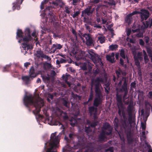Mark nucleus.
Masks as SVG:
<instances>
[{
	"instance_id": "nucleus-1",
	"label": "nucleus",
	"mask_w": 152,
	"mask_h": 152,
	"mask_svg": "<svg viewBox=\"0 0 152 152\" xmlns=\"http://www.w3.org/2000/svg\"><path fill=\"white\" fill-rule=\"evenodd\" d=\"M118 86V87H121L119 90L117 88L116 89V91L115 94L116 99L117 101V96L120 95L121 97L122 103L124 102L125 104L128 105L130 104L129 99L127 101L126 100L129 98L128 96V80L125 77H123L122 79L119 81Z\"/></svg>"
},
{
	"instance_id": "nucleus-2",
	"label": "nucleus",
	"mask_w": 152,
	"mask_h": 152,
	"mask_svg": "<svg viewBox=\"0 0 152 152\" xmlns=\"http://www.w3.org/2000/svg\"><path fill=\"white\" fill-rule=\"evenodd\" d=\"M117 104L118 108V114L121 117L123 116V119H121V126L122 128L125 129L128 125L127 118L125 112V106L122 103L121 97L120 95L117 96Z\"/></svg>"
},
{
	"instance_id": "nucleus-3",
	"label": "nucleus",
	"mask_w": 152,
	"mask_h": 152,
	"mask_svg": "<svg viewBox=\"0 0 152 152\" xmlns=\"http://www.w3.org/2000/svg\"><path fill=\"white\" fill-rule=\"evenodd\" d=\"M24 36L22 38L19 40L18 42L22 43V47L26 50V52L27 51L32 49L33 46L32 44L29 42L32 40V38L31 35L30 29L28 28H26L24 32Z\"/></svg>"
},
{
	"instance_id": "nucleus-4",
	"label": "nucleus",
	"mask_w": 152,
	"mask_h": 152,
	"mask_svg": "<svg viewBox=\"0 0 152 152\" xmlns=\"http://www.w3.org/2000/svg\"><path fill=\"white\" fill-rule=\"evenodd\" d=\"M34 97L31 95L25 96L23 99V102L26 106L28 108L29 104L34 105L35 107H38L39 103H42L43 102L42 99L39 96L36 98L35 101H34Z\"/></svg>"
},
{
	"instance_id": "nucleus-5",
	"label": "nucleus",
	"mask_w": 152,
	"mask_h": 152,
	"mask_svg": "<svg viewBox=\"0 0 152 152\" xmlns=\"http://www.w3.org/2000/svg\"><path fill=\"white\" fill-rule=\"evenodd\" d=\"M94 10V8H92L91 6H88L86 8L82 11L81 17H83L84 22L93 26L92 25L94 23L90 21L89 17L92 15Z\"/></svg>"
},
{
	"instance_id": "nucleus-6",
	"label": "nucleus",
	"mask_w": 152,
	"mask_h": 152,
	"mask_svg": "<svg viewBox=\"0 0 152 152\" xmlns=\"http://www.w3.org/2000/svg\"><path fill=\"white\" fill-rule=\"evenodd\" d=\"M55 132L51 134L50 142L49 143L50 148L48 149L46 152H56L55 148L58 147V144L59 142L60 136L58 135L56 136Z\"/></svg>"
},
{
	"instance_id": "nucleus-7",
	"label": "nucleus",
	"mask_w": 152,
	"mask_h": 152,
	"mask_svg": "<svg viewBox=\"0 0 152 152\" xmlns=\"http://www.w3.org/2000/svg\"><path fill=\"white\" fill-rule=\"evenodd\" d=\"M103 83L104 79L103 78L97 77L95 79L91 80L90 86L93 88L94 87L95 91H101V89L102 88L101 83Z\"/></svg>"
},
{
	"instance_id": "nucleus-8",
	"label": "nucleus",
	"mask_w": 152,
	"mask_h": 152,
	"mask_svg": "<svg viewBox=\"0 0 152 152\" xmlns=\"http://www.w3.org/2000/svg\"><path fill=\"white\" fill-rule=\"evenodd\" d=\"M96 97L94 101L93 105L97 107L102 103L101 97L102 96V91H95Z\"/></svg>"
},
{
	"instance_id": "nucleus-9",
	"label": "nucleus",
	"mask_w": 152,
	"mask_h": 152,
	"mask_svg": "<svg viewBox=\"0 0 152 152\" xmlns=\"http://www.w3.org/2000/svg\"><path fill=\"white\" fill-rule=\"evenodd\" d=\"M102 129L104 131L106 135L109 136L112 134L113 128L109 123H105L102 126Z\"/></svg>"
},
{
	"instance_id": "nucleus-10",
	"label": "nucleus",
	"mask_w": 152,
	"mask_h": 152,
	"mask_svg": "<svg viewBox=\"0 0 152 152\" xmlns=\"http://www.w3.org/2000/svg\"><path fill=\"white\" fill-rule=\"evenodd\" d=\"M141 21H143L144 20H146L149 17V12L146 10L141 9L140 10V13Z\"/></svg>"
},
{
	"instance_id": "nucleus-11",
	"label": "nucleus",
	"mask_w": 152,
	"mask_h": 152,
	"mask_svg": "<svg viewBox=\"0 0 152 152\" xmlns=\"http://www.w3.org/2000/svg\"><path fill=\"white\" fill-rule=\"evenodd\" d=\"M116 4V3L114 0H107V1H104L102 5L98 6V8L101 7L102 8L104 6L108 7L109 6H115Z\"/></svg>"
},
{
	"instance_id": "nucleus-12",
	"label": "nucleus",
	"mask_w": 152,
	"mask_h": 152,
	"mask_svg": "<svg viewBox=\"0 0 152 152\" xmlns=\"http://www.w3.org/2000/svg\"><path fill=\"white\" fill-rule=\"evenodd\" d=\"M83 37L85 38L86 40V44L87 46H90L93 44V40L90 34H84Z\"/></svg>"
},
{
	"instance_id": "nucleus-13",
	"label": "nucleus",
	"mask_w": 152,
	"mask_h": 152,
	"mask_svg": "<svg viewBox=\"0 0 152 152\" xmlns=\"http://www.w3.org/2000/svg\"><path fill=\"white\" fill-rule=\"evenodd\" d=\"M106 133L104 130H102V132L98 135L97 141L100 142H103L105 141L106 138L105 136Z\"/></svg>"
},
{
	"instance_id": "nucleus-14",
	"label": "nucleus",
	"mask_w": 152,
	"mask_h": 152,
	"mask_svg": "<svg viewBox=\"0 0 152 152\" xmlns=\"http://www.w3.org/2000/svg\"><path fill=\"white\" fill-rule=\"evenodd\" d=\"M15 1L12 3V8L13 11L16 9L19 10L20 8V5L22 3L23 0H15Z\"/></svg>"
},
{
	"instance_id": "nucleus-15",
	"label": "nucleus",
	"mask_w": 152,
	"mask_h": 152,
	"mask_svg": "<svg viewBox=\"0 0 152 152\" xmlns=\"http://www.w3.org/2000/svg\"><path fill=\"white\" fill-rule=\"evenodd\" d=\"M63 47V45L60 44H58L56 42L53 44L51 48V52L54 53L56 50L61 49Z\"/></svg>"
},
{
	"instance_id": "nucleus-16",
	"label": "nucleus",
	"mask_w": 152,
	"mask_h": 152,
	"mask_svg": "<svg viewBox=\"0 0 152 152\" xmlns=\"http://www.w3.org/2000/svg\"><path fill=\"white\" fill-rule=\"evenodd\" d=\"M150 40L149 38L148 37H145L144 38V41L146 45L145 46L147 52H149L150 50L152 49V45H150L149 43Z\"/></svg>"
},
{
	"instance_id": "nucleus-17",
	"label": "nucleus",
	"mask_w": 152,
	"mask_h": 152,
	"mask_svg": "<svg viewBox=\"0 0 152 152\" xmlns=\"http://www.w3.org/2000/svg\"><path fill=\"white\" fill-rule=\"evenodd\" d=\"M121 131L122 133H124L126 134L127 137H132L131 131L128 128V125L125 129L122 128L121 126Z\"/></svg>"
},
{
	"instance_id": "nucleus-18",
	"label": "nucleus",
	"mask_w": 152,
	"mask_h": 152,
	"mask_svg": "<svg viewBox=\"0 0 152 152\" xmlns=\"http://www.w3.org/2000/svg\"><path fill=\"white\" fill-rule=\"evenodd\" d=\"M93 51L92 49L88 50L86 54V57L90 58L91 60L94 59L95 57L96 54L93 52Z\"/></svg>"
},
{
	"instance_id": "nucleus-19",
	"label": "nucleus",
	"mask_w": 152,
	"mask_h": 152,
	"mask_svg": "<svg viewBox=\"0 0 152 152\" xmlns=\"http://www.w3.org/2000/svg\"><path fill=\"white\" fill-rule=\"evenodd\" d=\"M92 61L95 64L99 63L101 66H103V64L102 61V59L100 56L98 54H96V55L94 59H93Z\"/></svg>"
},
{
	"instance_id": "nucleus-20",
	"label": "nucleus",
	"mask_w": 152,
	"mask_h": 152,
	"mask_svg": "<svg viewBox=\"0 0 152 152\" xmlns=\"http://www.w3.org/2000/svg\"><path fill=\"white\" fill-rule=\"evenodd\" d=\"M88 110L90 115L91 116L94 113H97L98 109L97 107H95L93 105L89 107L88 108Z\"/></svg>"
},
{
	"instance_id": "nucleus-21",
	"label": "nucleus",
	"mask_w": 152,
	"mask_h": 152,
	"mask_svg": "<svg viewBox=\"0 0 152 152\" xmlns=\"http://www.w3.org/2000/svg\"><path fill=\"white\" fill-rule=\"evenodd\" d=\"M115 73L117 77V79L120 77L121 75L124 76L126 75L125 72L122 71L120 68H119L118 70L116 71Z\"/></svg>"
},
{
	"instance_id": "nucleus-22",
	"label": "nucleus",
	"mask_w": 152,
	"mask_h": 152,
	"mask_svg": "<svg viewBox=\"0 0 152 152\" xmlns=\"http://www.w3.org/2000/svg\"><path fill=\"white\" fill-rule=\"evenodd\" d=\"M29 76L32 79L36 77L37 76L34 68L33 66H32L29 69Z\"/></svg>"
},
{
	"instance_id": "nucleus-23",
	"label": "nucleus",
	"mask_w": 152,
	"mask_h": 152,
	"mask_svg": "<svg viewBox=\"0 0 152 152\" xmlns=\"http://www.w3.org/2000/svg\"><path fill=\"white\" fill-rule=\"evenodd\" d=\"M78 142L81 145L84 146L85 144V138L84 136H79L78 137Z\"/></svg>"
},
{
	"instance_id": "nucleus-24",
	"label": "nucleus",
	"mask_w": 152,
	"mask_h": 152,
	"mask_svg": "<svg viewBox=\"0 0 152 152\" xmlns=\"http://www.w3.org/2000/svg\"><path fill=\"white\" fill-rule=\"evenodd\" d=\"M133 103L130 102L127 107V112L129 116H131L133 112Z\"/></svg>"
},
{
	"instance_id": "nucleus-25",
	"label": "nucleus",
	"mask_w": 152,
	"mask_h": 152,
	"mask_svg": "<svg viewBox=\"0 0 152 152\" xmlns=\"http://www.w3.org/2000/svg\"><path fill=\"white\" fill-rule=\"evenodd\" d=\"M48 15L49 17V21L51 23H53V24L55 23L54 21L56 20L55 16L54 13L50 12L49 13Z\"/></svg>"
},
{
	"instance_id": "nucleus-26",
	"label": "nucleus",
	"mask_w": 152,
	"mask_h": 152,
	"mask_svg": "<svg viewBox=\"0 0 152 152\" xmlns=\"http://www.w3.org/2000/svg\"><path fill=\"white\" fill-rule=\"evenodd\" d=\"M141 30L140 28H138L135 30H132L134 32H139L136 35V37H137L140 38L142 37H143V32H140Z\"/></svg>"
},
{
	"instance_id": "nucleus-27",
	"label": "nucleus",
	"mask_w": 152,
	"mask_h": 152,
	"mask_svg": "<svg viewBox=\"0 0 152 152\" xmlns=\"http://www.w3.org/2000/svg\"><path fill=\"white\" fill-rule=\"evenodd\" d=\"M42 80L45 83H49L50 82V77L49 75L47 74V75H43L41 76Z\"/></svg>"
},
{
	"instance_id": "nucleus-28",
	"label": "nucleus",
	"mask_w": 152,
	"mask_h": 152,
	"mask_svg": "<svg viewBox=\"0 0 152 152\" xmlns=\"http://www.w3.org/2000/svg\"><path fill=\"white\" fill-rule=\"evenodd\" d=\"M23 33L22 30L20 29H18L16 32V38H23Z\"/></svg>"
},
{
	"instance_id": "nucleus-29",
	"label": "nucleus",
	"mask_w": 152,
	"mask_h": 152,
	"mask_svg": "<svg viewBox=\"0 0 152 152\" xmlns=\"http://www.w3.org/2000/svg\"><path fill=\"white\" fill-rule=\"evenodd\" d=\"M30 78H31V77L29 76H23L21 78L23 81L25 82V83L26 84H28L30 80Z\"/></svg>"
},
{
	"instance_id": "nucleus-30",
	"label": "nucleus",
	"mask_w": 152,
	"mask_h": 152,
	"mask_svg": "<svg viewBox=\"0 0 152 152\" xmlns=\"http://www.w3.org/2000/svg\"><path fill=\"white\" fill-rule=\"evenodd\" d=\"M93 88L91 87L89 95V98L88 99V101H91L92 100L94 97V91L93 90Z\"/></svg>"
},
{
	"instance_id": "nucleus-31",
	"label": "nucleus",
	"mask_w": 152,
	"mask_h": 152,
	"mask_svg": "<svg viewBox=\"0 0 152 152\" xmlns=\"http://www.w3.org/2000/svg\"><path fill=\"white\" fill-rule=\"evenodd\" d=\"M106 40L105 37L103 35H101L98 37V40L101 44L104 43Z\"/></svg>"
},
{
	"instance_id": "nucleus-32",
	"label": "nucleus",
	"mask_w": 152,
	"mask_h": 152,
	"mask_svg": "<svg viewBox=\"0 0 152 152\" xmlns=\"http://www.w3.org/2000/svg\"><path fill=\"white\" fill-rule=\"evenodd\" d=\"M61 101L62 104L64 106L67 108H69L70 104L68 101L64 98H62Z\"/></svg>"
},
{
	"instance_id": "nucleus-33",
	"label": "nucleus",
	"mask_w": 152,
	"mask_h": 152,
	"mask_svg": "<svg viewBox=\"0 0 152 152\" xmlns=\"http://www.w3.org/2000/svg\"><path fill=\"white\" fill-rule=\"evenodd\" d=\"M88 145L89 148L88 151L86 150L85 152H88L89 151L90 152H93L94 150V147L93 144L91 143H89L88 144Z\"/></svg>"
},
{
	"instance_id": "nucleus-34",
	"label": "nucleus",
	"mask_w": 152,
	"mask_h": 152,
	"mask_svg": "<svg viewBox=\"0 0 152 152\" xmlns=\"http://www.w3.org/2000/svg\"><path fill=\"white\" fill-rule=\"evenodd\" d=\"M135 56V58H137L138 60H139L140 61H141L143 60V58L142 56V54L141 53L138 52L137 54V56Z\"/></svg>"
},
{
	"instance_id": "nucleus-35",
	"label": "nucleus",
	"mask_w": 152,
	"mask_h": 152,
	"mask_svg": "<svg viewBox=\"0 0 152 152\" xmlns=\"http://www.w3.org/2000/svg\"><path fill=\"white\" fill-rule=\"evenodd\" d=\"M132 19V16L131 15H129V14H128L126 17L125 20L126 23L129 24L131 23Z\"/></svg>"
},
{
	"instance_id": "nucleus-36",
	"label": "nucleus",
	"mask_w": 152,
	"mask_h": 152,
	"mask_svg": "<svg viewBox=\"0 0 152 152\" xmlns=\"http://www.w3.org/2000/svg\"><path fill=\"white\" fill-rule=\"evenodd\" d=\"M50 3L51 5V7L53 8H55L58 5V3L55 1H53L52 2H50Z\"/></svg>"
},
{
	"instance_id": "nucleus-37",
	"label": "nucleus",
	"mask_w": 152,
	"mask_h": 152,
	"mask_svg": "<svg viewBox=\"0 0 152 152\" xmlns=\"http://www.w3.org/2000/svg\"><path fill=\"white\" fill-rule=\"evenodd\" d=\"M73 147H71L69 145H67L63 149V152H66L67 151H70L72 150Z\"/></svg>"
},
{
	"instance_id": "nucleus-38",
	"label": "nucleus",
	"mask_w": 152,
	"mask_h": 152,
	"mask_svg": "<svg viewBox=\"0 0 152 152\" xmlns=\"http://www.w3.org/2000/svg\"><path fill=\"white\" fill-rule=\"evenodd\" d=\"M70 124L72 126H74L77 123V121L74 118H72L69 120Z\"/></svg>"
},
{
	"instance_id": "nucleus-39",
	"label": "nucleus",
	"mask_w": 152,
	"mask_h": 152,
	"mask_svg": "<svg viewBox=\"0 0 152 152\" xmlns=\"http://www.w3.org/2000/svg\"><path fill=\"white\" fill-rule=\"evenodd\" d=\"M114 125L115 126V130L117 131L116 129L118 126L119 124L118 119L117 118H115Z\"/></svg>"
},
{
	"instance_id": "nucleus-40",
	"label": "nucleus",
	"mask_w": 152,
	"mask_h": 152,
	"mask_svg": "<svg viewBox=\"0 0 152 152\" xmlns=\"http://www.w3.org/2000/svg\"><path fill=\"white\" fill-rule=\"evenodd\" d=\"M43 54L42 51L40 50H38L36 51V55L37 57L38 58H40L42 57Z\"/></svg>"
},
{
	"instance_id": "nucleus-41",
	"label": "nucleus",
	"mask_w": 152,
	"mask_h": 152,
	"mask_svg": "<svg viewBox=\"0 0 152 152\" xmlns=\"http://www.w3.org/2000/svg\"><path fill=\"white\" fill-rule=\"evenodd\" d=\"M106 58L107 61H109L112 63H113L115 62L114 59L109 55H107L106 56Z\"/></svg>"
},
{
	"instance_id": "nucleus-42",
	"label": "nucleus",
	"mask_w": 152,
	"mask_h": 152,
	"mask_svg": "<svg viewBox=\"0 0 152 152\" xmlns=\"http://www.w3.org/2000/svg\"><path fill=\"white\" fill-rule=\"evenodd\" d=\"M118 47V45H112L109 47V48L111 51H113L116 49Z\"/></svg>"
},
{
	"instance_id": "nucleus-43",
	"label": "nucleus",
	"mask_w": 152,
	"mask_h": 152,
	"mask_svg": "<svg viewBox=\"0 0 152 152\" xmlns=\"http://www.w3.org/2000/svg\"><path fill=\"white\" fill-rule=\"evenodd\" d=\"M120 56L124 59L126 58L125 55V51L124 49H122L120 50Z\"/></svg>"
},
{
	"instance_id": "nucleus-44",
	"label": "nucleus",
	"mask_w": 152,
	"mask_h": 152,
	"mask_svg": "<svg viewBox=\"0 0 152 152\" xmlns=\"http://www.w3.org/2000/svg\"><path fill=\"white\" fill-rule=\"evenodd\" d=\"M10 65H7L4 67L2 71L3 72H8L10 70Z\"/></svg>"
},
{
	"instance_id": "nucleus-45",
	"label": "nucleus",
	"mask_w": 152,
	"mask_h": 152,
	"mask_svg": "<svg viewBox=\"0 0 152 152\" xmlns=\"http://www.w3.org/2000/svg\"><path fill=\"white\" fill-rule=\"evenodd\" d=\"M121 140L124 141L125 139L123 134H121V131H117Z\"/></svg>"
},
{
	"instance_id": "nucleus-46",
	"label": "nucleus",
	"mask_w": 152,
	"mask_h": 152,
	"mask_svg": "<svg viewBox=\"0 0 152 152\" xmlns=\"http://www.w3.org/2000/svg\"><path fill=\"white\" fill-rule=\"evenodd\" d=\"M134 58L135 61V64L137 66L138 68L140 67V63L139 62V60H138L137 58H135V56H134Z\"/></svg>"
},
{
	"instance_id": "nucleus-47",
	"label": "nucleus",
	"mask_w": 152,
	"mask_h": 152,
	"mask_svg": "<svg viewBox=\"0 0 152 152\" xmlns=\"http://www.w3.org/2000/svg\"><path fill=\"white\" fill-rule=\"evenodd\" d=\"M136 88V83L135 81L132 82L130 84V89L131 90L132 88Z\"/></svg>"
},
{
	"instance_id": "nucleus-48",
	"label": "nucleus",
	"mask_w": 152,
	"mask_h": 152,
	"mask_svg": "<svg viewBox=\"0 0 152 152\" xmlns=\"http://www.w3.org/2000/svg\"><path fill=\"white\" fill-rule=\"evenodd\" d=\"M80 11H76L74 14L72 15V16L73 18H75L76 16H78L80 14Z\"/></svg>"
},
{
	"instance_id": "nucleus-49",
	"label": "nucleus",
	"mask_w": 152,
	"mask_h": 152,
	"mask_svg": "<svg viewBox=\"0 0 152 152\" xmlns=\"http://www.w3.org/2000/svg\"><path fill=\"white\" fill-rule=\"evenodd\" d=\"M150 22L149 21H146L145 22H143V24L145 28H147L149 26H150Z\"/></svg>"
},
{
	"instance_id": "nucleus-50",
	"label": "nucleus",
	"mask_w": 152,
	"mask_h": 152,
	"mask_svg": "<svg viewBox=\"0 0 152 152\" xmlns=\"http://www.w3.org/2000/svg\"><path fill=\"white\" fill-rule=\"evenodd\" d=\"M72 33L75 36V38L76 40L77 39V33L75 29L73 28H72Z\"/></svg>"
},
{
	"instance_id": "nucleus-51",
	"label": "nucleus",
	"mask_w": 152,
	"mask_h": 152,
	"mask_svg": "<svg viewBox=\"0 0 152 152\" xmlns=\"http://www.w3.org/2000/svg\"><path fill=\"white\" fill-rule=\"evenodd\" d=\"M105 151L106 152H107L108 151H110V152H114L113 147H110L107 149H105Z\"/></svg>"
},
{
	"instance_id": "nucleus-52",
	"label": "nucleus",
	"mask_w": 152,
	"mask_h": 152,
	"mask_svg": "<svg viewBox=\"0 0 152 152\" xmlns=\"http://www.w3.org/2000/svg\"><path fill=\"white\" fill-rule=\"evenodd\" d=\"M141 115L142 116L143 118L146 117L147 118L148 116H146V113H145L144 110L142 109L141 110Z\"/></svg>"
},
{
	"instance_id": "nucleus-53",
	"label": "nucleus",
	"mask_w": 152,
	"mask_h": 152,
	"mask_svg": "<svg viewBox=\"0 0 152 152\" xmlns=\"http://www.w3.org/2000/svg\"><path fill=\"white\" fill-rule=\"evenodd\" d=\"M127 140L128 143L129 144H132L133 142V140L132 138V137H127Z\"/></svg>"
},
{
	"instance_id": "nucleus-54",
	"label": "nucleus",
	"mask_w": 152,
	"mask_h": 152,
	"mask_svg": "<svg viewBox=\"0 0 152 152\" xmlns=\"http://www.w3.org/2000/svg\"><path fill=\"white\" fill-rule=\"evenodd\" d=\"M64 9L65 10H64V12L68 14H69L70 13V11L69 10L70 9L69 8L68 6H66L64 7Z\"/></svg>"
},
{
	"instance_id": "nucleus-55",
	"label": "nucleus",
	"mask_w": 152,
	"mask_h": 152,
	"mask_svg": "<svg viewBox=\"0 0 152 152\" xmlns=\"http://www.w3.org/2000/svg\"><path fill=\"white\" fill-rule=\"evenodd\" d=\"M97 121H95L91 123L90 124V126L92 127H95L98 124Z\"/></svg>"
},
{
	"instance_id": "nucleus-56",
	"label": "nucleus",
	"mask_w": 152,
	"mask_h": 152,
	"mask_svg": "<svg viewBox=\"0 0 152 152\" xmlns=\"http://www.w3.org/2000/svg\"><path fill=\"white\" fill-rule=\"evenodd\" d=\"M56 73L54 70H52L50 73V75L51 77L53 78L54 76H55Z\"/></svg>"
},
{
	"instance_id": "nucleus-57",
	"label": "nucleus",
	"mask_w": 152,
	"mask_h": 152,
	"mask_svg": "<svg viewBox=\"0 0 152 152\" xmlns=\"http://www.w3.org/2000/svg\"><path fill=\"white\" fill-rule=\"evenodd\" d=\"M68 75H63L62 76V78L63 80L65 82L66 81L68 80Z\"/></svg>"
},
{
	"instance_id": "nucleus-58",
	"label": "nucleus",
	"mask_w": 152,
	"mask_h": 152,
	"mask_svg": "<svg viewBox=\"0 0 152 152\" xmlns=\"http://www.w3.org/2000/svg\"><path fill=\"white\" fill-rule=\"evenodd\" d=\"M139 44L140 45L142 46H144L145 47V43L143 40L142 39H140L139 40Z\"/></svg>"
},
{
	"instance_id": "nucleus-59",
	"label": "nucleus",
	"mask_w": 152,
	"mask_h": 152,
	"mask_svg": "<svg viewBox=\"0 0 152 152\" xmlns=\"http://www.w3.org/2000/svg\"><path fill=\"white\" fill-rule=\"evenodd\" d=\"M140 12L134 11L132 12V13L129 14V15H131L132 16L133 15H136L137 14H140Z\"/></svg>"
},
{
	"instance_id": "nucleus-60",
	"label": "nucleus",
	"mask_w": 152,
	"mask_h": 152,
	"mask_svg": "<svg viewBox=\"0 0 152 152\" xmlns=\"http://www.w3.org/2000/svg\"><path fill=\"white\" fill-rule=\"evenodd\" d=\"M85 26L86 29L89 32H90L91 31L92 29L89 26L87 25L86 24H85Z\"/></svg>"
},
{
	"instance_id": "nucleus-61",
	"label": "nucleus",
	"mask_w": 152,
	"mask_h": 152,
	"mask_svg": "<svg viewBox=\"0 0 152 152\" xmlns=\"http://www.w3.org/2000/svg\"><path fill=\"white\" fill-rule=\"evenodd\" d=\"M85 132L88 133L91 131L90 128L89 126L88 127H85Z\"/></svg>"
},
{
	"instance_id": "nucleus-62",
	"label": "nucleus",
	"mask_w": 152,
	"mask_h": 152,
	"mask_svg": "<svg viewBox=\"0 0 152 152\" xmlns=\"http://www.w3.org/2000/svg\"><path fill=\"white\" fill-rule=\"evenodd\" d=\"M145 63H147L149 61V59L147 55L143 56Z\"/></svg>"
},
{
	"instance_id": "nucleus-63",
	"label": "nucleus",
	"mask_w": 152,
	"mask_h": 152,
	"mask_svg": "<svg viewBox=\"0 0 152 152\" xmlns=\"http://www.w3.org/2000/svg\"><path fill=\"white\" fill-rule=\"evenodd\" d=\"M148 98L151 99H152V91H150L147 95Z\"/></svg>"
},
{
	"instance_id": "nucleus-64",
	"label": "nucleus",
	"mask_w": 152,
	"mask_h": 152,
	"mask_svg": "<svg viewBox=\"0 0 152 152\" xmlns=\"http://www.w3.org/2000/svg\"><path fill=\"white\" fill-rule=\"evenodd\" d=\"M131 33V30L130 29L128 28L126 31V33L127 36L129 37Z\"/></svg>"
}]
</instances>
